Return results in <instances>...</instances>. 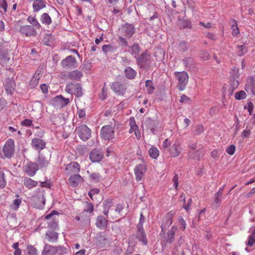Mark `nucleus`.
<instances>
[{"instance_id":"obj_62","label":"nucleus","mask_w":255,"mask_h":255,"mask_svg":"<svg viewBox=\"0 0 255 255\" xmlns=\"http://www.w3.org/2000/svg\"><path fill=\"white\" fill-rule=\"evenodd\" d=\"M50 38H52V35L51 34L46 35L43 39V43L46 45H50V44L48 43V40Z\"/></svg>"},{"instance_id":"obj_9","label":"nucleus","mask_w":255,"mask_h":255,"mask_svg":"<svg viewBox=\"0 0 255 255\" xmlns=\"http://www.w3.org/2000/svg\"><path fill=\"white\" fill-rule=\"evenodd\" d=\"M69 103L68 98H65L61 95L55 97L52 100L53 106L56 108H62L66 106Z\"/></svg>"},{"instance_id":"obj_45","label":"nucleus","mask_w":255,"mask_h":255,"mask_svg":"<svg viewBox=\"0 0 255 255\" xmlns=\"http://www.w3.org/2000/svg\"><path fill=\"white\" fill-rule=\"evenodd\" d=\"M90 178L91 180L99 181L101 179V176L98 173H93L90 175Z\"/></svg>"},{"instance_id":"obj_34","label":"nucleus","mask_w":255,"mask_h":255,"mask_svg":"<svg viewBox=\"0 0 255 255\" xmlns=\"http://www.w3.org/2000/svg\"><path fill=\"white\" fill-rule=\"evenodd\" d=\"M69 167L71 169L74 173H78L80 170V165L76 162L71 163L69 165Z\"/></svg>"},{"instance_id":"obj_15","label":"nucleus","mask_w":255,"mask_h":255,"mask_svg":"<svg viewBox=\"0 0 255 255\" xmlns=\"http://www.w3.org/2000/svg\"><path fill=\"white\" fill-rule=\"evenodd\" d=\"M31 145L35 150L41 151L45 147L46 143L41 139L34 138L31 140Z\"/></svg>"},{"instance_id":"obj_40","label":"nucleus","mask_w":255,"mask_h":255,"mask_svg":"<svg viewBox=\"0 0 255 255\" xmlns=\"http://www.w3.org/2000/svg\"><path fill=\"white\" fill-rule=\"evenodd\" d=\"M40 76L39 74H36L35 73L34 76L32 78L30 84L31 86L35 87L38 84L39 79Z\"/></svg>"},{"instance_id":"obj_49","label":"nucleus","mask_w":255,"mask_h":255,"mask_svg":"<svg viewBox=\"0 0 255 255\" xmlns=\"http://www.w3.org/2000/svg\"><path fill=\"white\" fill-rule=\"evenodd\" d=\"M100 192V190L98 188L91 189L88 193L89 197L93 200V196L95 194H98Z\"/></svg>"},{"instance_id":"obj_5","label":"nucleus","mask_w":255,"mask_h":255,"mask_svg":"<svg viewBox=\"0 0 255 255\" xmlns=\"http://www.w3.org/2000/svg\"><path fill=\"white\" fill-rule=\"evenodd\" d=\"M147 169V165L144 162L142 164H139L135 166L134 173L137 182L141 181L143 180L144 174Z\"/></svg>"},{"instance_id":"obj_8","label":"nucleus","mask_w":255,"mask_h":255,"mask_svg":"<svg viewBox=\"0 0 255 255\" xmlns=\"http://www.w3.org/2000/svg\"><path fill=\"white\" fill-rule=\"evenodd\" d=\"M61 65L64 69H74L77 67V62L73 56H68L61 62Z\"/></svg>"},{"instance_id":"obj_56","label":"nucleus","mask_w":255,"mask_h":255,"mask_svg":"<svg viewBox=\"0 0 255 255\" xmlns=\"http://www.w3.org/2000/svg\"><path fill=\"white\" fill-rule=\"evenodd\" d=\"M251 132L250 129L247 130L245 129L243 130V131L242 133V136L244 138H248L251 135Z\"/></svg>"},{"instance_id":"obj_53","label":"nucleus","mask_w":255,"mask_h":255,"mask_svg":"<svg viewBox=\"0 0 255 255\" xmlns=\"http://www.w3.org/2000/svg\"><path fill=\"white\" fill-rule=\"evenodd\" d=\"M253 86V82L251 81V82L249 83L248 84L246 85L245 87V90L249 92V91H251V92L254 94V92L252 90V87Z\"/></svg>"},{"instance_id":"obj_61","label":"nucleus","mask_w":255,"mask_h":255,"mask_svg":"<svg viewBox=\"0 0 255 255\" xmlns=\"http://www.w3.org/2000/svg\"><path fill=\"white\" fill-rule=\"evenodd\" d=\"M172 181L174 183V186L175 187L176 189H177L178 186V177L177 175H175L173 177Z\"/></svg>"},{"instance_id":"obj_7","label":"nucleus","mask_w":255,"mask_h":255,"mask_svg":"<svg viewBox=\"0 0 255 255\" xmlns=\"http://www.w3.org/2000/svg\"><path fill=\"white\" fill-rule=\"evenodd\" d=\"M76 130L80 138L84 141L88 140L91 136V131L86 125H82Z\"/></svg>"},{"instance_id":"obj_30","label":"nucleus","mask_w":255,"mask_h":255,"mask_svg":"<svg viewBox=\"0 0 255 255\" xmlns=\"http://www.w3.org/2000/svg\"><path fill=\"white\" fill-rule=\"evenodd\" d=\"M125 73L126 77L129 79H133L136 74V71L129 67L125 69Z\"/></svg>"},{"instance_id":"obj_44","label":"nucleus","mask_w":255,"mask_h":255,"mask_svg":"<svg viewBox=\"0 0 255 255\" xmlns=\"http://www.w3.org/2000/svg\"><path fill=\"white\" fill-rule=\"evenodd\" d=\"M238 55L240 56H243L247 52L246 47L243 45L238 46Z\"/></svg>"},{"instance_id":"obj_29","label":"nucleus","mask_w":255,"mask_h":255,"mask_svg":"<svg viewBox=\"0 0 255 255\" xmlns=\"http://www.w3.org/2000/svg\"><path fill=\"white\" fill-rule=\"evenodd\" d=\"M176 230L177 228L173 226L171 229L167 232V242L169 244H171L174 242V237Z\"/></svg>"},{"instance_id":"obj_48","label":"nucleus","mask_w":255,"mask_h":255,"mask_svg":"<svg viewBox=\"0 0 255 255\" xmlns=\"http://www.w3.org/2000/svg\"><path fill=\"white\" fill-rule=\"evenodd\" d=\"M131 51L132 54H138L140 51V47L137 44H134L131 47Z\"/></svg>"},{"instance_id":"obj_59","label":"nucleus","mask_w":255,"mask_h":255,"mask_svg":"<svg viewBox=\"0 0 255 255\" xmlns=\"http://www.w3.org/2000/svg\"><path fill=\"white\" fill-rule=\"evenodd\" d=\"M178 221H179L180 224L181 225V226L183 228V230H185V229L186 228V226L185 221L184 220V219L182 217H180L178 219Z\"/></svg>"},{"instance_id":"obj_6","label":"nucleus","mask_w":255,"mask_h":255,"mask_svg":"<svg viewBox=\"0 0 255 255\" xmlns=\"http://www.w3.org/2000/svg\"><path fill=\"white\" fill-rule=\"evenodd\" d=\"M111 89L117 95L123 96L127 89V84L124 82L116 81L111 85Z\"/></svg>"},{"instance_id":"obj_27","label":"nucleus","mask_w":255,"mask_h":255,"mask_svg":"<svg viewBox=\"0 0 255 255\" xmlns=\"http://www.w3.org/2000/svg\"><path fill=\"white\" fill-rule=\"evenodd\" d=\"M45 235L49 242L55 243L57 242L58 237L57 233L54 231H49L46 233Z\"/></svg>"},{"instance_id":"obj_33","label":"nucleus","mask_w":255,"mask_h":255,"mask_svg":"<svg viewBox=\"0 0 255 255\" xmlns=\"http://www.w3.org/2000/svg\"><path fill=\"white\" fill-rule=\"evenodd\" d=\"M149 154L150 157L153 159H156L159 154L158 149L155 147H151L148 150Z\"/></svg>"},{"instance_id":"obj_64","label":"nucleus","mask_w":255,"mask_h":255,"mask_svg":"<svg viewBox=\"0 0 255 255\" xmlns=\"http://www.w3.org/2000/svg\"><path fill=\"white\" fill-rule=\"evenodd\" d=\"M204 130L203 126L202 125H198L196 127V132L197 134H199L200 133L202 132Z\"/></svg>"},{"instance_id":"obj_2","label":"nucleus","mask_w":255,"mask_h":255,"mask_svg":"<svg viewBox=\"0 0 255 255\" xmlns=\"http://www.w3.org/2000/svg\"><path fill=\"white\" fill-rule=\"evenodd\" d=\"M175 76L178 81L177 86L179 91H183L186 87L189 79L188 73L185 71L175 72Z\"/></svg>"},{"instance_id":"obj_22","label":"nucleus","mask_w":255,"mask_h":255,"mask_svg":"<svg viewBox=\"0 0 255 255\" xmlns=\"http://www.w3.org/2000/svg\"><path fill=\"white\" fill-rule=\"evenodd\" d=\"M82 181L83 179L79 174L71 176L69 178V183L73 187L77 186Z\"/></svg>"},{"instance_id":"obj_26","label":"nucleus","mask_w":255,"mask_h":255,"mask_svg":"<svg viewBox=\"0 0 255 255\" xmlns=\"http://www.w3.org/2000/svg\"><path fill=\"white\" fill-rule=\"evenodd\" d=\"M137 239L142 242L144 245L147 244V240L143 229H139L136 233Z\"/></svg>"},{"instance_id":"obj_3","label":"nucleus","mask_w":255,"mask_h":255,"mask_svg":"<svg viewBox=\"0 0 255 255\" xmlns=\"http://www.w3.org/2000/svg\"><path fill=\"white\" fill-rule=\"evenodd\" d=\"M65 91L70 94H74L77 97H81L83 95L81 85L77 83H68L66 86Z\"/></svg>"},{"instance_id":"obj_23","label":"nucleus","mask_w":255,"mask_h":255,"mask_svg":"<svg viewBox=\"0 0 255 255\" xmlns=\"http://www.w3.org/2000/svg\"><path fill=\"white\" fill-rule=\"evenodd\" d=\"M173 215V214L172 212H168L166 214L164 220L163 221V223L161 226L162 232L163 231L164 228L163 226H169L172 224Z\"/></svg>"},{"instance_id":"obj_39","label":"nucleus","mask_w":255,"mask_h":255,"mask_svg":"<svg viewBox=\"0 0 255 255\" xmlns=\"http://www.w3.org/2000/svg\"><path fill=\"white\" fill-rule=\"evenodd\" d=\"M28 255H37V250L33 246L28 245L27 247Z\"/></svg>"},{"instance_id":"obj_63","label":"nucleus","mask_w":255,"mask_h":255,"mask_svg":"<svg viewBox=\"0 0 255 255\" xmlns=\"http://www.w3.org/2000/svg\"><path fill=\"white\" fill-rule=\"evenodd\" d=\"M192 199L191 198H189L188 200V203L187 205H184V208L186 210V211H187V212H188L190 210V206L191 205V204H192Z\"/></svg>"},{"instance_id":"obj_36","label":"nucleus","mask_w":255,"mask_h":255,"mask_svg":"<svg viewBox=\"0 0 255 255\" xmlns=\"http://www.w3.org/2000/svg\"><path fill=\"white\" fill-rule=\"evenodd\" d=\"M255 242V226L254 228L252 234L249 237V241L247 245L249 246H253Z\"/></svg>"},{"instance_id":"obj_20","label":"nucleus","mask_w":255,"mask_h":255,"mask_svg":"<svg viewBox=\"0 0 255 255\" xmlns=\"http://www.w3.org/2000/svg\"><path fill=\"white\" fill-rule=\"evenodd\" d=\"M96 226L100 229H105L108 226V220L103 216H99L96 220Z\"/></svg>"},{"instance_id":"obj_4","label":"nucleus","mask_w":255,"mask_h":255,"mask_svg":"<svg viewBox=\"0 0 255 255\" xmlns=\"http://www.w3.org/2000/svg\"><path fill=\"white\" fill-rule=\"evenodd\" d=\"M115 130L114 127L110 125L103 126L100 130V135L102 139L105 140H110L115 137Z\"/></svg>"},{"instance_id":"obj_54","label":"nucleus","mask_w":255,"mask_h":255,"mask_svg":"<svg viewBox=\"0 0 255 255\" xmlns=\"http://www.w3.org/2000/svg\"><path fill=\"white\" fill-rule=\"evenodd\" d=\"M77 114L80 118H84L86 117V112L84 109H78Z\"/></svg>"},{"instance_id":"obj_51","label":"nucleus","mask_w":255,"mask_h":255,"mask_svg":"<svg viewBox=\"0 0 255 255\" xmlns=\"http://www.w3.org/2000/svg\"><path fill=\"white\" fill-rule=\"evenodd\" d=\"M37 162L41 167H45L48 165V161L43 158H38Z\"/></svg>"},{"instance_id":"obj_50","label":"nucleus","mask_w":255,"mask_h":255,"mask_svg":"<svg viewBox=\"0 0 255 255\" xmlns=\"http://www.w3.org/2000/svg\"><path fill=\"white\" fill-rule=\"evenodd\" d=\"M193 59L191 57H187L183 59V62L186 67H189L193 62Z\"/></svg>"},{"instance_id":"obj_42","label":"nucleus","mask_w":255,"mask_h":255,"mask_svg":"<svg viewBox=\"0 0 255 255\" xmlns=\"http://www.w3.org/2000/svg\"><path fill=\"white\" fill-rule=\"evenodd\" d=\"M231 29H232V34L234 36H237L240 33L236 21H234V23L232 25Z\"/></svg>"},{"instance_id":"obj_17","label":"nucleus","mask_w":255,"mask_h":255,"mask_svg":"<svg viewBox=\"0 0 255 255\" xmlns=\"http://www.w3.org/2000/svg\"><path fill=\"white\" fill-rule=\"evenodd\" d=\"M20 32L21 34L27 36H34L36 34V31L31 25H23L20 28Z\"/></svg>"},{"instance_id":"obj_25","label":"nucleus","mask_w":255,"mask_h":255,"mask_svg":"<svg viewBox=\"0 0 255 255\" xmlns=\"http://www.w3.org/2000/svg\"><path fill=\"white\" fill-rule=\"evenodd\" d=\"M9 59L8 51L7 50H0V64H6Z\"/></svg>"},{"instance_id":"obj_28","label":"nucleus","mask_w":255,"mask_h":255,"mask_svg":"<svg viewBox=\"0 0 255 255\" xmlns=\"http://www.w3.org/2000/svg\"><path fill=\"white\" fill-rule=\"evenodd\" d=\"M38 182L28 177H25L24 179L23 184L28 189L32 188L37 186Z\"/></svg>"},{"instance_id":"obj_12","label":"nucleus","mask_w":255,"mask_h":255,"mask_svg":"<svg viewBox=\"0 0 255 255\" xmlns=\"http://www.w3.org/2000/svg\"><path fill=\"white\" fill-rule=\"evenodd\" d=\"M4 90L8 95H12L15 91V83L12 79H6L4 84Z\"/></svg>"},{"instance_id":"obj_58","label":"nucleus","mask_w":255,"mask_h":255,"mask_svg":"<svg viewBox=\"0 0 255 255\" xmlns=\"http://www.w3.org/2000/svg\"><path fill=\"white\" fill-rule=\"evenodd\" d=\"M190 100V98L185 95L181 96L179 102L180 103H187Z\"/></svg>"},{"instance_id":"obj_37","label":"nucleus","mask_w":255,"mask_h":255,"mask_svg":"<svg viewBox=\"0 0 255 255\" xmlns=\"http://www.w3.org/2000/svg\"><path fill=\"white\" fill-rule=\"evenodd\" d=\"M145 87L149 94L153 93L154 90L152 82L151 80H148L145 82Z\"/></svg>"},{"instance_id":"obj_24","label":"nucleus","mask_w":255,"mask_h":255,"mask_svg":"<svg viewBox=\"0 0 255 255\" xmlns=\"http://www.w3.org/2000/svg\"><path fill=\"white\" fill-rule=\"evenodd\" d=\"M45 6L46 2L45 1L43 0H34L32 7L34 12H38Z\"/></svg>"},{"instance_id":"obj_57","label":"nucleus","mask_w":255,"mask_h":255,"mask_svg":"<svg viewBox=\"0 0 255 255\" xmlns=\"http://www.w3.org/2000/svg\"><path fill=\"white\" fill-rule=\"evenodd\" d=\"M171 145L170 142L168 140L167 138L165 139L163 142L162 147L165 149L168 148Z\"/></svg>"},{"instance_id":"obj_32","label":"nucleus","mask_w":255,"mask_h":255,"mask_svg":"<svg viewBox=\"0 0 255 255\" xmlns=\"http://www.w3.org/2000/svg\"><path fill=\"white\" fill-rule=\"evenodd\" d=\"M40 20L41 22L46 25H49L51 22V18L47 13H44L41 15Z\"/></svg>"},{"instance_id":"obj_10","label":"nucleus","mask_w":255,"mask_h":255,"mask_svg":"<svg viewBox=\"0 0 255 255\" xmlns=\"http://www.w3.org/2000/svg\"><path fill=\"white\" fill-rule=\"evenodd\" d=\"M121 32L127 38H130L135 33L134 27L132 24L126 23L121 28Z\"/></svg>"},{"instance_id":"obj_38","label":"nucleus","mask_w":255,"mask_h":255,"mask_svg":"<svg viewBox=\"0 0 255 255\" xmlns=\"http://www.w3.org/2000/svg\"><path fill=\"white\" fill-rule=\"evenodd\" d=\"M235 97L238 100L245 99L247 97V94L244 91H240L235 93Z\"/></svg>"},{"instance_id":"obj_16","label":"nucleus","mask_w":255,"mask_h":255,"mask_svg":"<svg viewBox=\"0 0 255 255\" xmlns=\"http://www.w3.org/2000/svg\"><path fill=\"white\" fill-rule=\"evenodd\" d=\"M38 169V165L33 162L27 163L25 166V171L26 173L30 176H34Z\"/></svg>"},{"instance_id":"obj_1","label":"nucleus","mask_w":255,"mask_h":255,"mask_svg":"<svg viewBox=\"0 0 255 255\" xmlns=\"http://www.w3.org/2000/svg\"><path fill=\"white\" fill-rule=\"evenodd\" d=\"M15 144L14 140L12 138L8 139L4 144L2 148V152L0 153V157L2 158H10L14 154Z\"/></svg>"},{"instance_id":"obj_55","label":"nucleus","mask_w":255,"mask_h":255,"mask_svg":"<svg viewBox=\"0 0 255 255\" xmlns=\"http://www.w3.org/2000/svg\"><path fill=\"white\" fill-rule=\"evenodd\" d=\"M210 57L209 53L207 51H203L201 52V58L203 60H207Z\"/></svg>"},{"instance_id":"obj_52","label":"nucleus","mask_w":255,"mask_h":255,"mask_svg":"<svg viewBox=\"0 0 255 255\" xmlns=\"http://www.w3.org/2000/svg\"><path fill=\"white\" fill-rule=\"evenodd\" d=\"M21 203V199L16 198L13 201V206H14V209L17 210L20 206Z\"/></svg>"},{"instance_id":"obj_43","label":"nucleus","mask_w":255,"mask_h":255,"mask_svg":"<svg viewBox=\"0 0 255 255\" xmlns=\"http://www.w3.org/2000/svg\"><path fill=\"white\" fill-rule=\"evenodd\" d=\"M4 175V173L0 171V188H3L6 185Z\"/></svg>"},{"instance_id":"obj_35","label":"nucleus","mask_w":255,"mask_h":255,"mask_svg":"<svg viewBox=\"0 0 255 255\" xmlns=\"http://www.w3.org/2000/svg\"><path fill=\"white\" fill-rule=\"evenodd\" d=\"M7 4L5 0H0V12L4 14L7 11Z\"/></svg>"},{"instance_id":"obj_19","label":"nucleus","mask_w":255,"mask_h":255,"mask_svg":"<svg viewBox=\"0 0 255 255\" xmlns=\"http://www.w3.org/2000/svg\"><path fill=\"white\" fill-rule=\"evenodd\" d=\"M223 191L220 189L217 193L214 195V200L212 202V207L213 208H218L222 203Z\"/></svg>"},{"instance_id":"obj_21","label":"nucleus","mask_w":255,"mask_h":255,"mask_svg":"<svg viewBox=\"0 0 255 255\" xmlns=\"http://www.w3.org/2000/svg\"><path fill=\"white\" fill-rule=\"evenodd\" d=\"M82 76V72L78 70L72 71L68 74V79L73 81H80Z\"/></svg>"},{"instance_id":"obj_14","label":"nucleus","mask_w":255,"mask_h":255,"mask_svg":"<svg viewBox=\"0 0 255 255\" xmlns=\"http://www.w3.org/2000/svg\"><path fill=\"white\" fill-rule=\"evenodd\" d=\"M129 125L130 126V128L129 129V132L130 133L132 132H134V134L138 139H139L140 138V133L138 129V127L135 123V121L134 117H130L129 119Z\"/></svg>"},{"instance_id":"obj_41","label":"nucleus","mask_w":255,"mask_h":255,"mask_svg":"<svg viewBox=\"0 0 255 255\" xmlns=\"http://www.w3.org/2000/svg\"><path fill=\"white\" fill-rule=\"evenodd\" d=\"M84 211L86 212L92 213L94 211V205L87 202L85 203Z\"/></svg>"},{"instance_id":"obj_47","label":"nucleus","mask_w":255,"mask_h":255,"mask_svg":"<svg viewBox=\"0 0 255 255\" xmlns=\"http://www.w3.org/2000/svg\"><path fill=\"white\" fill-rule=\"evenodd\" d=\"M236 150V146L232 144L230 145L226 149V152L229 155H232L235 153Z\"/></svg>"},{"instance_id":"obj_11","label":"nucleus","mask_w":255,"mask_h":255,"mask_svg":"<svg viewBox=\"0 0 255 255\" xmlns=\"http://www.w3.org/2000/svg\"><path fill=\"white\" fill-rule=\"evenodd\" d=\"M181 145L178 141H176L169 149V154L173 157L178 156L181 154Z\"/></svg>"},{"instance_id":"obj_31","label":"nucleus","mask_w":255,"mask_h":255,"mask_svg":"<svg viewBox=\"0 0 255 255\" xmlns=\"http://www.w3.org/2000/svg\"><path fill=\"white\" fill-rule=\"evenodd\" d=\"M230 89L229 90L230 95H232L234 91L239 87V82L235 78H233L230 82Z\"/></svg>"},{"instance_id":"obj_18","label":"nucleus","mask_w":255,"mask_h":255,"mask_svg":"<svg viewBox=\"0 0 255 255\" xmlns=\"http://www.w3.org/2000/svg\"><path fill=\"white\" fill-rule=\"evenodd\" d=\"M58 252L56 247L52 246L49 244L45 245L44 248L42 251V255H55Z\"/></svg>"},{"instance_id":"obj_60","label":"nucleus","mask_w":255,"mask_h":255,"mask_svg":"<svg viewBox=\"0 0 255 255\" xmlns=\"http://www.w3.org/2000/svg\"><path fill=\"white\" fill-rule=\"evenodd\" d=\"M32 121L29 119H25L21 122V125L27 127L30 126L32 125Z\"/></svg>"},{"instance_id":"obj_13","label":"nucleus","mask_w":255,"mask_h":255,"mask_svg":"<svg viewBox=\"0 0 255 255\" xmlns=\"http://www.w3.org/2000/svg\"><path fill=\"white\" fill-rule=\"evenodd\" d=\"M104 154L98 149H93L90 153L89 157L93 162H98L103 158Z\"/></svg>"},{"instance_id":"obj_46","label":"nucleus","mask_w":255,"mask_h":255,"mask_svg":"<svg viewBox=\"0 0 255 255\" xmlns=\"http://www.w3.org/2000/svg\"><path fill=\"white\" fill-rule=\"evenodd\" d=\"M113 47L109 44L104 45L102 46V50L105 53L112 52L113 51Z\"/></svg>"}]
</instances>
